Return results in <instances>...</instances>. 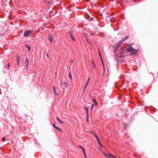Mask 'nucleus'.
Here are the masks:
<instances>
[{"label": "nucleus", "mask_w": 158, "mask_h": 158, "mask_svg": "<svg viewBox=\"0 0 158 158\" xmlns=\"http://www.w3.org/2000/svg\"><path fill=\"white\" fill-rule=\"evenodd\" d=\"M79 148H81H81H83V147H81V146H79Z\"/></svg>", "instance_id": "obj_30"}, {"label": "nucleus", "mask_w": 158, "mask_h": 158, "mask_svg": "<svg viewBox=\"0 0 158 158\" xmlns=\"http://www.w3.org/2000/svg\"><path fill=\"white\" fill-rule=\"evenodd\" d=\"M25 60H26L25 63H26V68H27V66L29 64V61L27 58H26Z\"/></svg>", "instance_id": "obj_14"}, {"label": "nucleus", "mask_w": 158, "mask_h": 158, "mask_svg": "<svg viewBox=\"0 0 158 158\" xmlns=\"http://www.w3.org/2000/svg\"><path fill=\"white\" fill-rule=\"evenodd\" d=\"M86 114H87V118H89V116L88 112H86Z\"/></svg>", "instance_id": "obj_25"}, {"label": "nucleus", "mask_w": 158, "mask_h": 158, "mask_svg": "<svg viewBox=\"0 0 158 158\" xmlns=\"http://www.w3.org/2000/svg\"><path fill=\"white\" fill-rule=\"evenodd\" d=\"M122 43V41H120L117 43L116 44L114 45L113 46V48L114 50V53L117 55V56H120L121 55H119L120 54H121L122 52V51L121 50H117L118 48L120 47V45Z\"/></svg>", "instance_id": "obj_1"}, {"label": "nucleus", "mask_w": 158, "mask_h": 158, "mask_svg": "<svg viewBox=\"0 0 158 158\" xmlns=\"http://www.w3.org/2000/svg\"><path fill=\"white\" fill-rule=\"evenodd\" d=\"M52 125L56 129H57L58 131H61V130L60 129H59V128H58L57 126L55 125V124L54 123H52Z\"/></svg>", "instance_id": "obj_13"}, {"label": "nucleus", "mask_w": 158, "mask_h": 158, "mask_svg": "<svg viewBox=\"0 0 158 158\" xmlns=\"http://www.w3.org/2000/svg\"><path fill=\"white\" fill-rule=\"evenodd\" d=\"M63 85L65 88L68 89L69 88V84L66 82H64Z\"/></svg>", "instance_id": "obj_9"}, {"label": "nucleus", "mask_w": 158, "mask_h": 158, "mask_svg": "<svg viewBox=\"0 0 158 158\" xmlns=\"http://www.w3.org/2000/svg\"><path fill=\"white\" fill-rule=\"evenodd\" d=\"M87 121L88 122V118H87Z\"/></svg>", "instance_id": "obj_32"}, {"label": "nucleus", "mask_w": 158, "mask_h": 158, "mask_svg": "<svg viewBox=\"0 0 158 158\" xmlns=\"http://www.w3.org/2000/svg\"><path fill=\"white\" fill-rule=\"evenodd\" d=\"M5 138H4V137H3V138L2 139V141H5Z\"/></svg>", "instance_id": "obj_26"}, {"label": "nucleus", "mask_w": 158, "mask_h": 158, "mask_svg": "<svg viewBox=\"0 0 158 158\" xmlns=\"http://www.w3.org/2000/svg\"><path fill=\"white\" fill-rule=\"evenodd\" d=\"M46 56H47V57H48V54H46Z\"/></svg>", "instance_id": "obj_31"}, {"label": "nucleus", "mask_w": 158, "mask_h": 158, "mask_svg": "<svg viewBox=\"0 0 158 158\" xmlns=\"http://www.w3.org/2000/svg\"><path fill=\"white\" fill-rule=\"evenodd\" d=\"M56 119L61 124H63L64 122L63 121L61 120L58 117H56Z\"/></svg>", "instance_id": "obj_15"}, {"label": "nucleus", "mask_w": 158, "mask_h": 158, "mask_svg": "<svg viewBox=\"0 0 158 158\" xmlns=\"http://www.w3.org/2000/svg\"><path fill=\"white\" fill-rule=\"evenodd\" d=\"M81 149L83 151V152L85 155V158H86V154L84 148H81Z\"/></svg>", "instance_id": "obj_11"}, {"label": "nucleus", "mask_w": 158, "mask_h": 158, "mask_svg": "<svg viewBox=\"0 0 158 158\" xmlns=\"http://www.w3.org/2000/svg\"><path fill=\"white\" fill-rule=\"evenodd\" d=\"M94 103H95V106H97V102H94Z\"/></svg>", "instance_id": "obj_29"}, {"label": "nucleus", "mask_w": 158, "mask_h": 158, "mask_svg": "<svg viewBox=\"0 0 158 158\" xmlns=\"http://www.w3.org/2000/svg\"><path fill=\"white\" fill-rule=\"evenodd\" d=\"M71 62H73V60H72L71 61Z\"/></svg>", "instance_id": "obj_35"}, {"label": "nucleus", "mask_w": 158, "mask_h": 158, "mask_svg": "<svg viewBox=\"0 0 158 158\" xmlns=\"http://www.w3.org/2000/svg\"><path fill=\"white\" fill-rule=\"evenodd\" d=\"M25 46L26 47V48L28 49V51H30L31 49V47L27 44H26Z\"/></svg>", "instance_id": "obj_17"}, {"label": "nucleus", "mask_w": 158, "mask_h": 158, "mask_svg": "<svg viewBox=\"0 0 158 158\" xmlns=\"http://www.w3.org/2000/svg\"><path fill=\"white\" fill-rule=\"evenodd\" d=\"M53 91H54V92L55 93V94L56 95H58V94H57V93H56V90H55V87L54 86L53 87Z\"/></svg>", "instance_id": "obj_20"}, {"label": "nucleus", "mask_w": 158, "mask_h": 158, "mask_svg": "<svg viewBox=\"0 0 158 158\" xmlns=\"http://www.w3.org/2000/svg\"><path fill=\"white\" fill-rule=\"evenodd\" d=\"M129 37V36L127 35L124 38L122 39L121 40V41H122V43L125 40H126Z\"/></svg>", "instance_id": "obj_10"}, {"label": "nucleus", "mask_w": 158, "mask_h": 158, "mask_svg": "<svg viewBox=\"0 0 158 158\" xmlns=\"http://www.w3.org/2000/svg\"><path fill=\"white\" fill-rule=\"evenodd\" d=\"M10 68V64L8 63L7 64V69H9Z\"/></svg>", "instance_id": "obj_28"}, {"label": "nucleus", "mask_w": 158, "mask_h": 158, "mask_svg": "<svg viewBox=\"0 0 158 158\" xmlns=\"http://www.w3.org/2000/svg\"><path fill=\"white\" fill-rule=\"evenodd\" d=\"M92 133L95 136V138H96V139H97L98 143V144H99V145H100L102 147V146L101 145V143H100V140H99V139L98 138V137L97 135L95 134L94 133Z\"/></svg>", "instance_id": "obj_4"}, {"label": "nucleus", "mask_w": 158, "mask_h": 158, "mask_svg": "<svg viewBox=\"0 0 158 158\" xmlns=\"http://www.w3.org/2000/svg\"><path fill=\"white\" fill-rule=\"evenodd\" d=\"M101 62H102V63L103 65V72H104V73L105 72V66H104V63H103V59H102V58H101Z\"/></svg>", "instance_id": "obj_12"}, {"label": "nucleus", "mask_w": 158, "mask_h": 158, "mask_svg": "<svg viewBox=\"0 0 158 158\" xmlns=\"http://www.w3.org/2000/svg\"><path fill=\"white\" fill-rule=\"evenodd\" d=\"M34 31L33 30H27L25 31L23 36L25 37L30 36L33 33Z\"/></svg>", "instance_id": "obj_2"}, {"label": "nucleus", "mask_w": 158, "mask_h": 158, "mask_svg": "<svg viewBox=\"0 0 158 158\" xmlns=\"http://www.w3.org/2000/svg\"><path fill=\"white\" fill-rule=\"evenodd\" d=\"M92 101H93V102H96V100L95 99H92Z\"/></svg>", "instance_id": "obj_27"}, {"label": "nucleus", "mask_w": 158, "mask_h": 158, "mask_svg": "<svg viewBox=\"0 0 158 158\" xmlns=\"http://www.w3.org/2000/svg\"><path fill=\"white\" fill-rule=\"evenodd\" d=\"M109 156H110V157H109L110 158H116L117 157L115 156H114L111 154H109Z\"/></svg>", "instance_id": "obj_16"}, {"label": "nucleus", "mask_w": 158, "mask_h": 158, "mask_svg": "<svg viewBox=\"0 0 158 158\" xmlns=\"http://www.w3.org/2000/svg\"><path fill=\"white\" fill-rule=\"evenodd\" d=\"M100 150H101V148H100Z\"/></svg>", "instance_id": "obj_36"}, {"label": "nucleus", "mask_w": 158, "mask_h": 158, "mask_svg": "<svg viewBox=\"0 0 158 158\" xmlns=\"http://www.w3.org/2000/svg\"><path fill=\"white\" fill-rule=\"evenodd\" d=\"M127 50L130 52H132L133 54H135L137 51L132 47L131 45H130L127 48Z\"/></svg>", "instance_id": "obj_3"}, {"label": "nucleus", "mask_w": 158, "mask_h": 158, "mask_svg": "<svg viewBox=\"0 0 158 158\" xmlns=\"http://www.w3.org/2000/svg\"><path fill=\"white\" fill-rule=\"evenodd\" d=\"M89 79H90V78H89L88 79V80H87V81L86 82V84H85V86L84 87V89H85L86 88V87H87V85L88 84V83H89Z\"/></svg>", "instance_id": "obj_18"}, {"label": "nucleus", "mask_w": 158, "mask_h": 158, "mask_svg": "<svg viewBox=\"0 0 158 158\" xmlns=\"http://www.w3.org/2000/svg\"><path fill=\"white\" fill-rule=\"evenodd\" d=\"M69 35L70 38L73 40H75L74 39V37L73 36V35L72 32H69Z\"/></svg>", "instance_id": "obj_7"}, {"label": "nucleus", "mask_w": 158, "mask_h": 158, "mask_svg": "<svg viewBox=\"0 0 158 158\" xmlns=\"http://www.w3.org/2000/svg\"><path fill=\"white\" fill-rule=\"evenodd\" d=\"M103 154L105 156H106V157H110V156H109V154H108V155H107L106 153H105V152H103Z\"/></svg>", "instance_id": "obj_21"}, {"label": "nucleus", "mask_w": 158, "mask_h": 158, "mask_svg": "<svg viewBox=\"0 0 158 158\" xmlns=\"http://www.w3.org/2000/svg\"><path fill=\"white\" fill-rule=\"evenodd\" d=\"M17 64L18 65H19L20 64V57L19 56H18L17 57Z\"/></svg>", "instance_id": "obj_6"}, {"label": "nucleus", "mask_w": 158, "mask_h": 158, "mask_svg": "<svg viewBox=\"0 0 158 158\" xmlns=\"http://www.w3.org/2000/svg\"><path fill=\"white\" fill-rule=\"evenodd\" d=\"M91 63L93 68L94 69H95L96 68V66L94 63V59L92 60L91 61Z\"/></svg>", "instance_id": "obj_5"}, {"label": "nucleus", "mask_w": 158, "mask_h": 158, "mask_svg": "<svg viewBox=\"0 0 158 158\" xmlns=\"http://www.w3.org/2000/svg\"><path fill=\"white\" fill-rule=\"evenodd\" d=\"M85 89H84V90H83V91L82 93H84V91Z\"/></svg>", "instance_id": "obj_33"}, {"label": "nucleus", "mask_w": 158, "mask_h": 158, "mask_svg": "<svg viewBox=\"0 0 158 158\" xmlns=\"http://www.w3.org/2000/svg\"><path fill=\"white\" fill-rule=\"evenodd\" d=\"M98 52H99V56L100 58V59H101V58H102V56H101V54L100 53V51H99V50H98Z\"/></svg>", "instance_id": "obj_22"}, {"label": "nucleus", "mask_w": 158, "mask_h": 158, "mask_svg": "<svg viewBox=\"0 0 158 158\" xmlns=\"http://www.w3.org/2000/svg\"><path fill=\"white\" fill-rule=\"evenodd\" d=\"M69 78L71 79V80H72V74H71V73L70 72L69 74Z\"/></svg>", "instance_id": "obj_19"}, {"label": "nucleus", "mask_w": 158, "mask_h": 158, "mask_svg": "<svg viewBox=\"0 0 158 158\" xmlns=\"http://www.w3.org/2000/svg\"><path fill=\"white\" fill-rule=\"evenodd\" d=\"M86 110V112H88V109L86 107H85L84 108Z\"/></svg>", "instance_id": "obj_24"}, {"label": "nucleus", "mask_w": 158, "mask_h": 158, "mask_svg": "<svg viewBox=\"0 0 158 158\" xmlns=\"http://www.w3.org/2000/svg\"><path fill=\"white\" fill-rule=\"evenodd\" d=\"M53 37L52 35H49L48 38V40L50 41L51 42H53Z\"/></svg>", "instance_id": "obj_8"}, {"label": "nucleus", "mask_w": 158, "mask_h": 158, "mask_svg": "<svg viewBox=\"0 0 158 158\" xmlns=\"http://www.w3.org/2000/svg\"><path fill=\"white\" fill-rule=\"evenodd\" d=\"M91 35H93V34H91Z\"/></svg>", "instance_id": "obj_34"}, {"label": "nucleus", "mask_w": 158, "mask_h": 158, "mask_svg": "<svg viewBox=\"0 0 158 158\" xmlns=\"http://www.w3.org/2000/svg\"><path fill=\"white\" fill-rule=\"evenodd\" d=\"M94 106V105L93 104L92 106H91V108H90V110H92V109L93 108Z\"/></svg>", "instance_id": "obj_23"}]
</instances>
